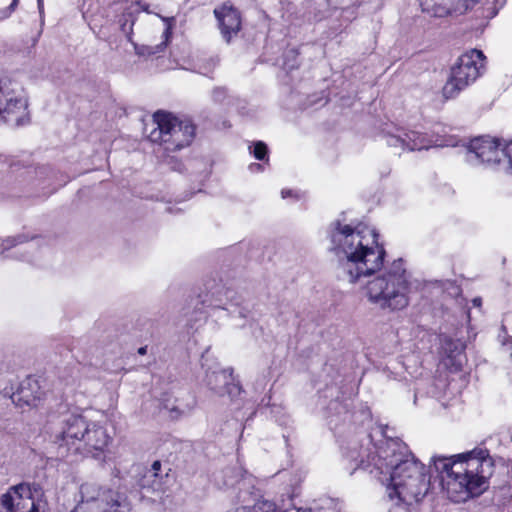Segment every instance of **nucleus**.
Segmentation results:
<instances>
[{
  "mask_svg": "<svg viewBox=\"0 0 512 512\" xmlns=\"http://www.w3.org/2000/svg\"><path fill=\"white\" fill-rule=\"evenodd\" d=\"M171 34H172L171 27H170V25L166 24V27L162 33L163 40L161 41V43L157 44L155 46H146L145 52L149 55L161 52L166 47L167 43L169 42Z\"/></svg>",
  "mask_w": 512,
  "mask_h": 512,
  "instance_id": "412c9836",
  "label": "nucleus"
},
{
  "mask_svg": "<svg viewBox=\"0 0 512 512\" xmlns=\"http://www.w3.org/2000/svg\"><path fill=\"white\" fill-rule=\"evenodd\" d=\"M4 512H43L44 491L40 484L22 482L11 486L0 498Z\"/></svg>",
  "mask_w": 512,
  "mask_h": 512,
  "instance_id": "6e6552de",
  "label": "nucleus"
},
{
  "mask_svg": "<svg viewBox=\"0 0 512 512\" xmlns=\"http://www.w3.org/2000/svg\"><path fill=\"white\" fill-rule=\"evenodd\" d=\"M465 345L460 340L444 337L441 340L440 362L451 372L461 370L466 361Z\"/></svg>",
  "mask_w": 512,
  "mask_h": 512,
  "instance_id": "4468645a",
  "label": "nucleus"
},
{
  "mask_svg": "<svg viewBox=\"0 0 512 512\" xmlns=\"http://www.w3.org/2000/svg\"><path fill=\"white\" fill-rule=\"evenodd\" d=\"M208 302V306L213 308H221L230 314L237 313L240 317H246V310L238 308V303H234L233 291L217 287L211 294V299H205L203 303Z\"/></svg>",
  "mask_w": 512,
  "mask_h": 512,
  "instance_id": "dca6fc26",
  "label": "nucleus"
},
{
  "mask_svg": "<svg viewBox=\"0 0 512 512\" xmlns=\"http://www.w3.org/2000/svg\"><path fill=\"white\" fill-rule=\"evenodd\" d=\"M431 463L441 475L442 486L453 502L481 494L493 473L492 459L483 449L452 456L436 455Z\"/></svg>",
  "mask_w": 512,
  "mask_h": 512,
  "instance_id": "7ed1b4c3",
  "label": "nucleus"
},
{
  "mask_svg": "<svg viewBox=\"0 0 512 512\" xmlns=\"http://www.w3.org/2000/svg\"><path fill=\"white\" fill-rule=\"evenodd\" d=\"M160 467H161V463L159 461H155L152 466H151V469H149L147 475H145V478H151V477H154L156 478L157 475H158V471L160 470Z\"/></svg>",
  "mask_w": 512,
  "mask_h": 512,
  "instance_id": "bb28decb",
  "label": "nucleus"
},
{
  "mask_svg": "<svg viewBox=\"0 0 512 512\" xmlns=\"http://www.w3.org/2000/svg\"><path fill=\"white\" fill-rule=\"evenodd\" d=\"M202 367L205 369L204 382L216 395H228L234 398L241 393V386L235 381L233 371L230 368H221L217 362L209 365L206 355L202 356Z\"/></svg>",
  "mask_w": 512,
  "mask_h": 512,
  "instance_id": "f8f14e48",
  "label": "nucleus"
},
{
  "mask_svg": "<svg viewBox=\"0 0 512 512\" xmlns=\"http://www.w3.org/2000/svg\"><path fill=\"white\" fill-rule=\"evenodd\" d=\"M146 350H147V347H140L138 349V353L141 355H144V354H146Z\"/></svg>",
  "mask_w": 512,
  "mask_h": 512,
  "instance_id": "2f4dec72",
  "label": "nucleus"
},
{
  "mask_svg": "<svg viewBox=\"0 0 512 512\" xmlns=\"http://www.w3.org/2000/svg\"><path fill=\"white\" fill-rule=\"evenodd\" d=\"M502 164L507 163V168L512 169V141L505 143L503 141V147H502Z\"/></svg>",
  "mask_w": 512,
  "mask_h": 512,
  "instance_id": "b1692460",
  "label": "nucleus"
},
{
  "mask_svg": "<svg viewBox=\"0 0 512 512\" xmlns=\"http://www.w3.org/2000/svg\"><path fill=\"white\" fill-rule=\"evenodd\" d=\"M498 338L502 346H506L508 348L512 347V336L507 334L505 327L501 328V333L498 335Z\"/></svg>",
  "mask_w": 512,
  "mask_h": 512,
  "instance_id": "a878e982",
  "label": "nucleus"
},
{
  "mask_svg": "<svg viewBox=\"0 0 512 512\" xmlns=\"http://www.w3.org/2000/svg\"><path fill=\"white\" fill-rule=\"evenodd\" d=\"M214 14L218 20L223 38L230 42L239 33L241 28L239 12L231 5L224 4L220 8L215 9Z\"/></svg>",
  "mask_w": 512,
  "mask_h": 512,
  "instance_id": "2eb2a0df",
  "label": "nucleus"
},
{
  "mask_svg": "<svg viewBox=\"0 0 512 512\" xmlns=\"http://www.w3.org/2000/svg\"><path fill=\"white\" fill-rule=\"evenodd\" d=\"M227 96V92L224 88L217 87L212 91V99L217 103H222Z\"/></svg>",
  "mask_w": 512,
  "mask_h": 512,
  "instance_id": "393cba45",
  "label": "nucleus"
},
{
  "mask_svg": "<svg viewBox=\"0 0 512 512\" xmlns=\"http://www.w3.org/2000/svg\"><path fill=\"white\" fill-rule=\"evenodd\" d=\"M27 99L20 84L10 78L0 79V118L16 125L24 123Z\"/></svg>",
  "mask_w": 512,
  "mask_h": 512,
  "instance_id": "1a4fd4ad",
  "label": "nucleus"
},
{
  "mask_svg": "<svg viewBox=\"0 0 512 512\" xmlns=\"http://www.w3.org/2000/svg\"><path fill=\"white\" fill-rule=\"evenodd\" d=\"M332 250L338 260L339 275L352 284H365L368 301L387 312H398L410 303V276L402 259L381 270L386 251L374 227L363 223L345 224L336 220L329 227Z\"/></svg>",
  "mask_w": 512,
  "mask_h": 512,
  "instance_id": "f257e3e1",
  "label": "nucleus"
},
{
  "mask_svg": "<svg viewBox=\"0 0 512 512\" xmlns=\"http://www.w3.org/2000/svg\"><path fill=\"white\" fill-rule=\"evenodd\" d=\"M249 149L257 160H264L268 151L266 144L262 141L255 142Z\"/></svg>",
  "mask_w": 512,
  "mask_h": 512,
  "instance_id": "4be33fe9",
  "label": "nucleus"
},
{
  "mask_svg": "<svg viewBox=\"0 0 512 512\" xmlns=\"http://www.w3.org/2000/svg\"><path fill=\"white\" fill-rule=\"evenodd\" d=\"M485 59L483 52L477 49H471L459 56L442 88L444 99H454L472 85L484 73Z\"/></svg>",
  "mask_w": 512,
  "mask_h": 512,
  "instance_id": "20e7f679",
  "label": "nucleus"
},
{
  "mask_svg": "<svg viewBox=\"0 0 512 512\" xmlns=\"http://www.w3.org/2000/svg\"><path fill=\"white\" fill-rule=\"evenodd\" d=\"M81 500L72 512H128L125 495L107 486L86 482L80 486Z\"/></svg>",
  "mask_w": 512,
  "mask_h": 512,
  "instance_id": "423d86ee",
  "label": "nucleus"
},
{
  "mask_svg": "<svg viewBox=\"0 0 512 512\" xmlns=\"http://www.w3.org/2000/svg\"><path fill=\"white\" fill-rule=\"evenodd\" d=\"M37 4H38V9H39L40 14H43V9H44L43 0H37Z\"/></svg>",
  "mask_w": 512,
  "mask_h": 512,
  "instance_id": "c85d7f7f",
  "label": "nucleus"
},
{
  "mask_svg": "<svg viewBox=\"0 0 512 512\" xmlns=\"http://www.w3.org/2000/svg\"><path fill=\"white\" fill-rule=\"evenodd\" d=\"M386 144L403 151L424 150L431 147L448 146L449 142L438 136L423 134L417 130H408L403 127H393L384 131Z\"/></svg>",
  "mask_w": 512,
  "mask_h": 512,
  "instance_id": "9d476101",
  "label": "nucleus"
},
{
  "mask_svg": "<svg viewBox=\"0 0 512 512\" xmlns=\"http://www.w3.org/2000/svg\"><path fill=\"white\" fill-rule=\"evenodd\" d=\"M297 56L298 53L295 49H290L286 51L285 53V60H284V68L287 70H292L298 66L297 62Z\"/></svg>",
  "mask_w": 512,
  "mask_h": 512,
  "instance_id": "5701e85b",
  "label": "nucleus"
},
{
  "mask_svg": "<svg viewBox=\"0 0 512 512\" xmlns=\"http://www.w3.org/2000/svg\"><path fill=\"white\" fill-rule=\"evenodd\" d=\"M33 387L38 388V384L36 380L28 379L26 382H23L20 387L19 395L20 400H23L27 405H35V401L40 398L39 395H34L30 393Z\"/></svg>",
  "mask_w": 512,
  "mask_h": 512,
  "instance_id": "aec40b11",
  "label": "nucleus"
},
{
  "mask_svg": "<svg viewBox=\"0 0 512 512\" xmlns=\"http://www.w3.org/2000/svg\"><path fill=\"white\" fill-rule=\"evenodd\" d=\"M503 141L490 136L472 139L465 146L464 159L471 166L486 165L495 167L502 164Z\"/></svg>",
  "mask_w": 512,
  "mask_h": 512,
  "instance_id": "9b49d317",
  "label": "nucleus"
},
{
  "mask_svg": "<svg viewBox=\"0 0 512 512\" xmlns=\"http://www.w3.org/2000/svg\"><path fill=\"white\" fill-rule=\"evenodd\" d=\"M137 53H138V54H144L145 52H144V51H139V50H137Z\"/></svg>",
  "mask_w": 512,
  "mask_h": 512,
  "instance_id": "473e14b6",
  "label": "nucleus"
},
{
  "mask_svg": "<svg viewBox=\"0 0 512 512\" xmlns=\"http://www.w3.org/2000/svg\"><path fill=\"white\" fill-rule=\"evenodd\" d=\"M344 456L356 469L368 470L386 486L388 498L395 505H411L418 502L428 491L429 476L408 446L399 439H385L374 444L369 435L362 443H352Z\"/></svg>",
  "mask_w": 512,
  "mask_h": 512,
  "instance_id": "f03ea898",
  "label": "nucleus"
},
{
  "mask_svg": "<svg viewBox=\"0 0 512 512\" xmlns=\"http://www.w3.org/2000/svg\"><path fill=\"white\" fill-rule=\"evenodd\" d=\"M472 302H473L474 306L480 307L482 300H481V298H474Z\"/></svg>",
  "mask_w": 512,
  "mask_h": 512,
  "instance_id": "c756f323",
  "label": "nucleus"
},
{
  "mask_svg": "<svg viewBox=\"0 0 512 512\" xmlns=\"http://www.w3.org/2000/svg\"><path fill=\"white\" fill-rule=\"evenodd\" d=\"M448 2L449 0H419L422 11L435 17H442L449 12Z\"/></svg>",
  "mask_w": 512,
  "mask_h": 512,
  "instance_id": "a211bd4d",
  "label": "nucleus"
},
{
  "mask_svg": "<svg viewBox=\"0 0 512 512\" xmlns=\"http://www.w3.org/2000/svg\"><path fill=\"white\" fill-rule=\"evenodd\" d=\"M333 508V500L328 497H321L317 500H313L306 506L297 508L298 512H323L327 509Z\"/></svg>",
  "mask_w": 512,
  "mask_h": 512,
  "instance_id": "6ab92c4d",
  "label": "nucleus"
},
{
  "mask_svg": "<svg viewBox=\"0 0 512 512\" xmlns=\"http://www.w3.org/2000/svg\"><path fill=\"white\" fill-rule=\"evenodd\" d=\"M26 241V237L23 235L7 238L0 244V256L4 257H14L18 253H21L22 259H28L24 252L26 250L17 248L20 244H23Z\"/></svg>",
  "mask_w": 512,
  "mask_h": 512,
  "instance_id": "f3484780",
  "label": "nucleus"
},
{
  "mask_svg": "<svg viewBox=\"0 0 512 512\" xmlns=\"http://www.w3.org/2000/svg\"><path fill=\"white\" fill-rule=\"evenodd\" d=\"M17 4H18V0H13L9 6L10 10L13 11L15 9V7L17 6Z\"/></svg>",
  "mask_w": 512,
  "mask_h": 512,
  "instance_id": "7c9ffc66",
  "label": "nucleus"
},
{
  "mask_svg": "<svg viewBox=\"0 0 512 512\" xmlns=\"http://www.w3.org/2000/svg\"><path fill=\"white\" fill-rule=\"evenodd\" d=\"M93 423L94 421L88 419L82 413L66 415L54 436V444L57 446L58 456L66 457L70 454H79L86 440L88 430L91 429Z\"/></svg>",
  "mask_w": 512,
  "mask_h": 512,
  "instance_id": "0eeeda50",
  "label": "nucleus"
},
{
  "mask_svg": "<svg viewBox=\"0 0 512 512\" xmlns=\"http://www.w3.org/2000/svg\"><path fill=\"white\" fill-rule=\"evenodd\" d=\"M112 438L109 435L106 427L100 422L94 421L91 429L88 430L86 440L79 454L84 456H91L95 459H103L108 445L111 443Z\"/></svg>",
  "mask_w": 512,
  "mask_h": 512,
  "instance_id": "ddd939ff",
  "label": "nucleus"
},
{
  "mask_svg": "<svg viewBox=\"0 0 512 512\" xmlns=\"http://www.w3.org/2000/svg\"><path fill=\"white\" fill-rule=\"evenodd\" d=\"M156 128L149 138L164 146L166 151H177L188 146L195 135V127L189 120H180L170 113L156 112L153 116Z\"/></svg>",
  "mask_w": 512,
  "mask_h": 512,
  "instance_id": "39448f33",
  "label": "nucleus"
},
{
  "mask_svg": "<svg viewBox=\"0 0 512 512\" xmlns=\"http://www.w3.org/2000/svg\"><path fill=\"white\" fill-rule=\"evenodd\" d=\"M292 193H293L292 190H289V189H283L281 191L282 198H284V199L292 196Z\"/></svg>",
  "mask_w": 512,
  "mask_h": 512,
  "instance_id": "cd10ccee",
  "label": "nucleus"
}]
</instances>
